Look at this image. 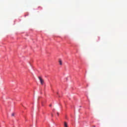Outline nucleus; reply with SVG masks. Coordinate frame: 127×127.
<instances>
[{
    "label": "nucleus",
    "instance_id": "nucleus-1",
    "mask_svg": "<svg viewBox=\"0 0 127 127\" xmlns=\"http://www.w3.org/2000/svg\"><path fill=\"white\" fill-rule=\"evenodd\" d=\"M38 78L40 80V82L41 85H43V84H44V80H43V79L41 78L40 76H39Z\"/></svg>",
    "mask_w": 127,
    "mask_h": 127
},
{
    "label": "nucleus",
    "instance_id": "nucleus-2",
    "mask_svg": "<svg viewBox=\"0 0 127 127\" xmlns=\"http://www.w3.org/2000/svg\"><path fill=\"white\" fill-rule=\"evenodd\" d=\"M64 127H68V125L66 122H64Z\"/></svg>",
    "mask_w": 127,
    "mask_h": 127
},
{
    "label": "nucleus",
    "instance_id": "nucleus-3",
    "mask_svg": "<svg viewBox=\"0 0 127 127\" xmlns=\"http://www.w3.org/2000/svg\"><path fill=\"white\" fill-rule=\"evenodd\" d=\"M60 65H62V61L61 60H59Z\"/></svg>",
    "mask_w": 127,
    "mask_h": 127
},
{
    "label": "nucleus",
    "instance_id": "nucleus-4",
    "mask_svg": "<svg viewBox=\"0 0 127 127\" xmlns=\"http://www.w3.org/2000/svg\"><path fill=\"white\" fill-rule=\"evenodd\" d=\"M11 116L12 117H14V113H12Z\"/></svg>",
    "mask_w": 127,
    "mask_h": 127
},
{
    "label": "nucleus",
    "instance_id": "nucleus-5",
    "mask_svg": "<svg viewBox=\"0 0 127 127\" xmlns=\"http://www.w3.org/2000/svg\"><path fill=\"white\" fill-rule=\"evenodd\" d=\"M57 114L58 116H59V113L57 112Z\"/></svg>",
    "mask_w": 127,
    "mask_h": 127
},
{
    "label": "nucleus",
    "instance_id": "nucleus-6",
    "mask_svg": "<svg viewBox=\"0 0 127 127\" xmlns=\"http://www.w3.org/2000/svg\"><path fill=\"white\" fill-rule=\"evenodd\" d=\"M50 107H52V104H50Z\"/></svg>",
    "mask_w": 127,
    "mask_h": 127
},
{
    "label": "nucleus",
    "instance_id": "nucleus-7",
    "mask_svg": "<svg viewBox=\"0 0 127 127\" xmlns=\"http://www.w3.org/2000/svg\"><path fill=\"white\" fill-rule=\"evenodd\" d=\"M52 117H53V115L52 114Z\"/></svg>",
    "mask_w": 127,
    "mask_h": 127
},
{
    "label": "nucleus",
    "instance_id": "nucleus-8",
    "mask_svg": "<svg viewBox=\"0 0 127 127\" xmlns=\"http://www.w3.org/2000/svg\"><path fill=\"white\" fill-rule=\"evenodd\" d=\"M57 94L58 95V92H57Z\"/></svg>",
    "mask_w": 127,
    "mask_h": 127
},
{
    "label": "nucleus",
    "instance_id": "nucleus-9",
    "mask_svg": "<svg viewBox=\"0 0 127 127\" xmlns=\"http://www.w3.org/2000/svg\"><path fill=\"white\" fill-rule=\"evenodd\" d=\"M94 127H96V126H94Z\"/></svg>",
    "mask_w": 127,
    "mask_h": 127
}]
</instances>
